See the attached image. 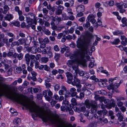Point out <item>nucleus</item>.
<instances>
[{"label":"nucleus","instance_id":"nucleus-1","mask_svg":"<svg viewBox=\"0 0 127 127\" xmlns=\"http://www.w3.org/2000/svg\"><path fill=\"white\" fill-rule=\"evenodd\" d=\"M34 104L32 101V117L33 114L34 113L35 114L34 116H39L44 122L49 121L57 127H69L67 124L62 121L59 116H54L52 114L45 111L41 108L36 105L34 106Z\"/></svg>","mask_w":127,"mask_h":127},{"label":"nucleus","instance_id":"nucleus-2","mask_svg":"<svg viewBox=\"0 0 127 127\" xmlns=\"http://www.w3.org/2000/svg\"><path fill=\"white\" fill-rule=\"evenodd\" d=\"M3 95L24 106L30 112H32V101L30 98L11 90H4L0 88V96Z\"/></svg>","mask_w":127,"mask_h":127},{"label":"nucleus","instance_id":"nucleus-3","mask_svg":"<svg viewBox=\"0 0 127 127\" xmlns=\"http://www.w3.org/2000/svg\"><path fill=\"white\" fill-rule=\"evenodd\" d=\"M91 42V41L89 38L84 40L80 37L78 39L76 46L78 48L81 49L80 50L78 51L77 54L78 57L79 58L80 60H82L83 58H85V56L88 60H90V57L87 55L88 53L87 46Z\"/></svg>","mask_w":127,"mask_h":127},{"label":"nucleus","instance_id":"nucleus-4","mask_svg":"<svg viewBox=\"0 0 127 127\" xmlns=\"http://www.w3.org/2000/svg\"><path fill=\"white\" fill-rule=\"evenodd\" d=\"M85 105L87 108H90L91 107V111L92 113L96 112L98 107L97 103L95 101L86 99L85 102Z\"/></svg>","mask_w":127,"mask_h":127},{"label":"nucleus","instance_id":"nucleus-5","mask_svg":"<svg viewBox=\"0 0 127 127\" xmlns=\"http://www.w3.org/2000/svg\"><path fill=\"white\" fill-rule=\"evenodd\" d=\"M78 53V51L75 54H72L70 56V58L71 59L75 58L74 60L76 62L79 64H80L82 65L84 67H86L87 66V64L85 60H84V58H83L82 60H80L79 58L78 57V56L77 54Z\"/></svg>","mask_w":127,"mask_h":127},{"label":"nucleus","instance_id":"nucleus-6","mask_svg":"<svg viewBox=\"0 0 127 127\" xmlns=\"http://www.w3.org/2000/svg\"><path fill=\"white\" fill-rule=\"evenodd\" d=\"M80 81L76 76L73 78V80L71 84L73 86H75L77 88L81 87V86L80 84Z\"/></svg>","mask_w":127,"mask_h":127},{"label":"nucleus","instance_id":"nucleus-7","mask_svg":"<svg viewBox=\"0 0 127 127\" xmlns=\"http://www.w3.org/2000/svg\"><path fill=\"white\" fill-rule=\"evenodd\" d=\"M4 79L3 77H0V88L4 90H8L9 87L8 85L5 83H3L1 82Z\"/></svg>","mask_w":127,"mask_h":127},{"label":"nucleus","instance_id":"nucleus-8","mask_svg":"<svg viewBox=\"0 0 127 127\" xmlns=\"http://www.w3.org/2000/svg\"><path fill=\"white\" fill-rule=\"evenodd\" d=\"M66 74L67 78V82L69 84H71L73 79V75L70 72H67Z\"/></svg>","mask_w":127,"mask_h":127},{"label":"nucleus","instance_id":"nucleus-9","mask_svg":"<svg viewBox=\"0 0 127 127\" xmlns=\"http://www.w3.org/2000/svg\"><path fill=\"white\" fill-rule=\"evenodd\" d=\"M50 18L52 19V21H53L54 22L56 21L57 24H58L59 22L62 20L61 18L58 16L54 17L52 16H51Z\"/></svg>","mask_w":127,"mask_h":127},{"label":"nucleus","instance_id":"nucleus-10","mask_svg":"<svg viewBox=\"0 0 127 127\" xmlns=\"http://www.w3.org/2000/svg\"><path fill=\"white\" fill-rule=\"evenodd\" d=\"M47 8L48 9L50 10L49 13L50 15H52L54 14V12L56 10V8L55 6L52 7L49 4L47 6Z\"/></svg>","mask_w":127,"mask_h":127},{"label":"nucleus","instance_id":"nucleus-11","mask_svg":"<svg viewBox=\"0 0 127 127\" xmlns=\"http://www.w3.org/2000/svg\"><path fill=\"white\" fill-rule=\"evenodd\" d=\"M74 1L72 0L69 1L68 2H66L64 3V6L67 8L72 6L74 4Z\"/></svg>","mask_w":127,"mask_h":127},{"label":"nucleus","instance_id":"nucleus-12","mask_svg":"<svg viewBox=\"0 0 127 127\" xmlns=\"http://www.w3.org/2000/svg\"><path fill=\"white\" fill-rule=\"evenodd\" d=\"M75 63H77V64H79L75 61V60H69L67 63V65L70 67H72L73 65H74Z\"/></svg>","mask_w":127,"mask_h":127},{"label":"nucleus","instance_id":"nucleus-13","mask_svg":"<svg viewBox=\"0 0 127 127\" xmlns=\"http://www.w3.org/2000/svg\"><path fill=\"white\" fill-rule=\"evenodd\" d=\"M26 60L27 62V64L29 65V62L32 59V56L30 55L29 54H27L25 56Z\"/></svg>","mask_w":127,"mask_h":127},{"label":"nucleus","instance_id":"nucleus-14","mask_svg":"<svg viewBox=\"0 0 127 127\" xmlns=\"http://www.w3.org/2000/svg\"><path fill=\"white\" fill-rule=\"evenodd\" d=\"M84 9V6L83 5H78L76 7V10L78 12H83Z\"/></svg>","mask_w":127,"mask_h":127},{"label":"nucleus","instance_id":"nucleus-15","mask_svg":"<svg viewBox=\"0 0 127 127\" xmlns=\"http://www.w3.org/2000/svg\"><path fill=\"white\" fill-rule=\"evenodd\" d=\"M116 115L118 117V120L120 121H123V115L120 112H119Z\"/></svg>","mask_w":127,"mask_h":127},{"label":"nucleus","instance_id":"nucleus-16","mask_svg":"<svg viewBox=\"0 0 127 127\" xmlns=\"http://www.w3.org/2000/svg\"><path fill=\"white\" fill-rule=\"evenodd\" d=\"M13 18L12 15L9 14H6V16L4 17V19L9 21H10V20L12 19Z\"/></svg>","mask_w":127,"mask_h":127},{"label":"nucleus","instance_id":"nucleus-17","mask_svg":"<svg viewBox=\"0 0 127 127\" xmlns=\"http://www.w3.org/2000/svg\"><path fill=\"white\" fill-rule=\"evenodd\" d=\"M43 29L42 31L46 35H48L51 34L50 32L48 29H46V27L45 26H43Z\"/></svg>","mask_w":127,"mask_h":127},{"label":"nucleus","instance_id":"nucleus-18","mask_svg":"<svg viewBox=\"0 0 127 127\" xmlns=\"http://www.w3.org/2000/svg\"><path fill=\"white\" fill-rule=\"evenodd\" d=\"M9 9V8L8 5H4L3 7V13L4 14H6Z\"/></svg>","mask_w":127,"mask_h":127},{"label":"nucleus","instance_id":"nucleus-19","mask_svg":"<svg viewBox=\"0 0 127 127\" xmlns=\"http://www.w3.org/2000/svg\"><path fill=\"white\" fill-rule=\"evenodd\" d=\"M39 43L41 44L40 46V48L42 49H43L45 48L46 46V43L41 40V39H39Z\"/></svg>","mask_w":127,"mask_h":127},{"label":"nucleus","instance_id":"nucleus-20","mask_svg":"<svg viewBox=\"0 0 127 127\" xmlns=\"http://www.w3.org/2000/svg\"><path fill=\"white\" fill-rule=\"evenodd\" d=\"M26 21L27 22V24H28V26L30 27L32 26V19L31 18L29 17H26Z\"/></svg>","mask_w":127,"mask_h":127},{"label":"nucleus","instance_id":"nucleus-21","mask_svg":"<svg viewBox=\"0 0 127 127\" xmlns=\"http://www.w3.org/2000/svg\"><path fill=\"white\" fill-rule=\"evenodd\" d=\"M40 57V54H37L35 56L34 55H32V60L35 61V60H37Z\"/></svg>","mask_w":127,"mask_h":127},{"label":"nucleus","instance_id":"nucleus-22","mask_svg":"<svg viewBox=\"0 0 127 127\" xmlns=\"http://www.w3.org/2000/svg\"><path fill=\"white\" fill-rule=\"evenodd\" d=\"M90 26V24L89 21H87L85 24L83 25V26L84 29L86 30Z\"/></svg>","mask_w":127,"mask_h":127},{"label":"nucleus","instance_id":"nucleus-23","mask_svg":"<svg viewBox=\"0 0 127 127\" xmlns=\"http://www.w3.org/2000/svg\"><path fill=\"white\" fill-rule=\"evenodd\" d=\"M51 79H47V80H45V86L46 88H49L51 86V84L50 83H49L48 81H51Z\"/></svg>","mask_w":127,"mask_h":127},{"label":"nucleus","instance_id":"nucleus-24","mask_svg":"<svg viewBox=\"0 0 127 127\" xmlns=\"http://www.w3.org/2000/svg\"><path fill=\"white\" fill-rule=\"evenodd\" d=\"M50 24L51 26V29L53 30H56L57 27L55 25V23L53 21H51L50 23Z\"/></svg>","mask_w":127,"mask_h":127},{"label":"nucleus","instance_id":"nucleus-25","mask_svg":"<svg viewBox=\"0 0 127 127\" xmlns=\"http://www.w3.org/2000/svg\"><path fill=\"white\" fill-rule=\"evenodd\" d=\"M10 111L13 115H16L18 114V112L14 109H12L11 108L10 109Z\"/></svg>","mask_w":127,"mask_h":127},{"label":"nucleus","instance_id":"nucleus-26","mask_svg":"<svg viewBox=\"0 0 127 127\" xmlns=\"http://www.w3.org/2000/svg\"><path fill=\"white\" fill-rule=\"evenodd\" d=\"M21 122V120L20 119L16 118L13 121V123L15 124H17L20 123Z\"/></svg>","mask_w":127,"mask_h":127},{"label":"nucleus","instance_id":"nucleus-27","mask_svg":"<svg viewBox=\"0 0 127 127\" xmlns=\"http://www.w3.org/2000/svg\"><path fill=\"white\" fill-rule=\"evenodd\" d=\"M127 20V19L126 18H122V21L123 23V24L122 25V26L123 27H124L125 26H127V24L126 23Z\"/></svg>","mask_w":127,"mask_h":127},{"label":"nucleus","instance_id":"nucleus-28","mask_svg":"<svg viewBox=\"0 0 127 127\" xmlns=\"http://www.w3.org/2000/svg\"><path fill=\"white\" fill-rule=\"evenodd\" d=\"M95 47L94 46H93L91 48V50H88V52L89 53V55L91 56L92 55V53L93 52H94L95 51Z\"/></svg>","mask_w":127,"mask_h":127},{"label":"nucleus","instance_id":"nucleus-29","mask_svg":"<svg viewBox=\"0 0 127 127\" xmlns=\"http://www.w3.org/2000/svg\"><path fill=\"white\" fill-rule=\"evenodd\" d=\"M19 44V43L18 41H15L11 43V45L12 47H13L15 45L18 46Z\"/></svg>","mask_w":127,"mask_h":127},{"label":"nucleus","instance_id":"nucleus-30","mask_svg":"<svg viewBox=\"0 0 127 127\" xmlns=\"http://www.w3.org/2000/svg\"><path fill=\"white\" fill-rule=\"evenodd\" d=\"M101 18H98V21L96 23V24L97 25V28L98 27V26H100L102 24V22L101 21Z\"/></svg>","mask_w":127,"mask_h":127},{"label":"nucleus","instance_id":"nucleus-31","mask_svg":"<svg viewBox=\"0 0 127 127\" xmlns=\"http://www.w3.org/2000/svg\"><path fill=\"white\" fill-rule=\"evenodd\" d=\"M123 2L118 3H117V7L119 8V9H122L123 8Z\"/></svg>","mask_w":127,"mask_h":127},{"label":"nucleus","instance_id":"nucleus-32","mask_svg":"<svg viewBox=\"0 0 127 127\" xmlns=\"http://www.w3.org/2000/svg\"><path fill=\"white\" fill-rule=\"evenodd\" d=\"M61 110L62 111L67 112L69 109V107H65L64 106H61Z\"/></svg>","mask_w":127,"mask_h":127},{"label":"nucleus","instance_id":"nucleus-33","mask_svg":"<svg viewBox=\"0 0 127 127\" xmlns=\"http://www.w3.org/2000/svg\"><path fill=\"white\" fill-rule=\"evenodd\" d=\"M37 74L34 71L32 72V80L34 81H35L36 80V78L35 77Z\"/></svg>","mask_w":127,"mask_h":127},{"label":"nucleus","instance_id":"nucleus-34","mask_svg":"<svg viewBox=\"0 0 127 127\" xmlns=\"http://www.w3.org/2000/svg\"><path fill=\"white\" fill-rule=\"evenodd\" d=\"M73 69L75 71L76 74H77L79 71V69H78V66L77 65H73L72 67Z\"/></svg>","mask_w":127,"mask_h":127},{"label":"nucleus","instance_id":"nucleus-35","mask_svg":"<svg viewBox=\"0 0 127 127\" xmlns=\"http://www.w3.org/2000/svg\"><path fill=\"white\" fill-rule=\"evenodd\" d=\"M49 17L47 15H45L43 16V20L44 22L48 21L49 20Z\"/></svg>","mask_w":127,"mask_h":127},{"label":"nucleus","instance_id":"nucleus-36","mask_svg":"<svg viewBox=\"0 0 127 127\" xmlns=\"http://www.w3.org/2000/svg\"><path fill=\"white\" fill-rule=\"evenodd\" d=\"M84 94L86 95H89L91 94V92L89 90L86 89H85L84 90Z\"/></svg>","mask_w":127,"mask_h":127},{"label":"nucleus","instance_id":"nucleus-37","mask_svg":"<svg viewBox=\"0 0 127 127\" xmlns=\"http://www.w3.org/2000/svg\"><path fill=\"white\" fill-rule=\"evenodd\" d=\"M29 26V25H28V24H25V23L24 22L23 23L21 24V26L22 28H24L25 27H26L27 28H29L30 27V26Z\"/></svg>","mask_w":127,"mask_h":127},{"label":"nucleus","instance_id":"nucleus-38","mask_svg":"<svg viewBox=\"0 0 127 127\" xmlns=\"http://www.w3.org/2000/svg\"><path fill=\"white\" fill-rule=\"evenodd\" d=\"M120 41L119 39L117 38L115 39L112 42H111V43L113 44H117L120 42Z\"/></svg>","mask_w":127,"mask_h":127},{"label":"nucleus","instance_id":"nucleus-39","mask_svg":"<svg viewBox=\"0 0 127 127\" xmlns=\"http://www.w3.org/2000/svg\"><path fill=\"white\" fill-rule=\"evenodd\" d=\"M107 88L109 90L111 89L113 90L114 88V86L113 84H111L107 86Z\"/></svg>","mask_w":127,"mask_h":127},{"label":"nucleus","instance_id":"nucleus-40","mask_svg":"<svg viewBox=\"0 0 127 127\" xmlns=\"http://www.w3.org/2000/svg\"><path fill=\"white\" fill-rule=\"evenodd\" d=\"M105 82H107V80L106 79L104 80V81H100L98 82V84L100 86H104V84H105Z\"/></svg>","mask_w":127,"mask_h":127},{"label":"nucleus","instance_id":"nucleus-41","mask_svg":"<svg viewBox=\"0 0 127 127\" xmlns=\"http://www.w3.org/2000/svg\"><path fill=\"white\" fill-rule=\"evenodd\" d=\"M18 41L20 42V44H23L24 43L26 44V41H25V39L24 38L19 39L18 40Z\"/></svg>","mask_w":127,"mask_h":127},{"label":"nucleus","instance_id":"nucleus-42","mask_svg":"<svg viewBox=\"0 0 127 127\" xmlns=\"http://www.w3.org/2000/svg\"><path fill=\"white\" fill-rule=\"evenodd\" d=\"M11 3L12 2L11 1L8 0L5 1L4 3V5H10L11 4Z\"/></svg>","mask_w":127,"mask_h":127},{"label":"nucleus","instance_id":"nucleus-43","mask_svg":"<svg viewBox=\"0 0 127 127\" xmlns=\"http://www.w3.org/2000/svg\"><path fill=\"white\" fill-rule=\"evenodd\" d=\"M117 104L118 106L119 107H121L123 105V103L122 102H121L119 100H117Z\"/></svg>","mask_w":127,"mask_h":127},{"label":"nucleus","instance_id":"nucleus-44","mask_svg":"<svg viewBox=\"0 0 127 127\" xmlns=\"http://www.w3.org/2000/svg\"><path fill=\"white\" fill-rule=\"evenodd\" d=\"M12 69L11 68H10L8 69L7 71V74L8 76H10L11 75Z\"/></svg>","mask_w":127,"mask_h":127},{"label":"nucleus","instance_id":"nucleus-45","mask_svg":"<svg viewBox=\"0 0 127 127\" xmlns=\"http://www.w3.org/2000/svg\"><path fill=\"white\" fill-rule=\"evenodd\" d=\"M91 79L94 80L95 82H97L98 81V80L96 78L95 76L93 75L90 77Z\"/></svg>","mask_w":127,"mask_h":127},{"label":"nucleus","instance_id":"nucleus-46","mask_svg":"<svg viewBox=\"0 0 127 127\" xmlns=\"http://www.w3.org/2000/svg\"><path fill=\"white\" fill-rule=\"evenodd\" d=\"M67 11L68 13L70 15H72L73 14V13L72 12V9L70 8H68L67 9Z\"/></svg>","mask_w":127,"mask_h":127},{"label":"nucleus","instance_id":"nucleus-47","mask_svg":"<svg viewBox=\"0 0 127 127\" xmlns=\"http://www.w3.org/2000/svg\"><path fill=\"white\" fill-rule=\"evenodd\" d=\"M62 19L64 20H66L68 19V17L66 16L65 13H64L62 14Z\"/></svg>","mask_w":127,"mask_h":127},{"label":"nucleus","instance_id":"nucleus-48","mask_svg":"<svg viewBox=\"0 0 127 127\" xmlns=\"http://www.w3.org/2000/svg\"><path fill=\"white\" fill-rule=\"evenodd\" d=\"M48 61V58L46 57H42L41 58V61L42 62L46 63Z\"/></svg>","mask_w":127,"mask_h":127},{"label":"nucleus","instance_id":"nucleus-49","mask_svg":"<svg viewBox=\"0 0 127 127\" xmlns=\"http://www.w3.org/2000/svg\"><path fill=\"white\" fill-rule=\"evenodd\" d=\"M94 36L91 33H88V37L86 39H88V38H90L91 41V42H92L91 39L92 38H94ZM91 43L90 44H91Z\"/></svg>","mask_w":127,"mask_h":127},{"label":"nucleus","instance_id":"nucleus-50","mask_svg":"<svg viewBox=\"0 0 127 127\" xmlns=\"http://www.w3.org/2000/svg\"><path fill=\"white\" fill-rule=\"evenodd\" d=\"M43 42H45L46 44L48 43L49 42V40L48 38L47 37L45 38L44 39H41Z\"/></svg>","mask_w":127,"mask_h":127},{"label":"nucleus","instance_id":"nucleus-51","mask_svg":"<svg viewBox=\"0 0 127 127\" xmlns=\"http://www.w3.org/2000/svg\"><path fill=\"white\" fill-rule=\"evenodd\" d=\"M62 13V11L58 9L55 12V14L57 15H59L61 14Z\"/></svg>","mask_w":127,"mask_h":127},{"label":"nucleus","instance_id":"nucleus-52","mask_svg":"<svg viewBox=\"0 0 127 127\" xmlns=\"http://www.w3.org/2000/svg\"><path fill=\"white\" fill-rule=\"evenodd\" d=\"M44 20H43L41 18L39 19V20L38 22H39V24L41 26H43L44 24Z\"/></svg>","mask_w":127,"mask_h":127},{"label":"nucleus","instance_id":"nucleus-53","mask_svg":"<svg viewBox=\"0 0 127 127\" xmlns=\"http://www.w3.org/2000/svg\"><path fill=\"white\" fill-rule=\"evenodd\" d=\"M43 12L44 15H47L48 13V11L46 8H43Z\"/></svg>","mask_w":127,"mask_h":127},{"label":"nucleus","instance_id":"nucleus-54","mask_svg":"<svg viewBox=\"0 0 127 127\" xmlns=\"http://www.w3.org/2000/svg\"><path fill=\"white\" fill-rule=\"evenodd\" d=\"M32 48H33V50L32 51V53H36L37 51L36 47L35 46H33L32 47Z\"/></svg>","mask_w":127,"mask_h":127},{"label":"nucleus","instance_id":"nucleus-55","mask_svg":"<svg viewBox=\"0 0 127 127\" xmlns=\"http://www.w3.org/2000/svg\"><path fill=\"white\" fill-rule=\"evenodd\" d=\"M70 95V93L68 91H67L65 92V97L66 98H67Z\"/></svg>","mask_w":127,"mask_h":127},{"label":"nucleus","instance_id":"nucleus-56","mask_svg":"<svg viewBox=\"0 0 127 127\" xmlns=\"http://www.w3.org/2000/svg\"><path fill=\"white\" fill-rule=\"evenodd\" d=\"M70 95L72 97L75 96L77 94V93L75 91H71L70 92Z\"/></svg>","mask_w":127,"mask_h":127},{"label":"nucleus","instance_id":"nucleus-57","mask_svg":"<svg viewBox=\"0 0 127 127\" xmlns=\"http://www.w3.org/2000/svg\"><path fill=\"white\" fill-rule=\"evenodd\" d=\"M47 54L48 56V57L49 58L52 57H53L52 53L51 51H49L48 52Z\"/></svg>","mask_w":127,"mask_h":127},{"label":"nucleus","instance_id":"nucleus-58","mask_svg":"<svg viewBox=\"0 0 127 127\" xmlns=\"http://www.w3.org/2000/svg\"><path fill=\"white\" fill-rule=\"evenodd\" d=\"M89 110H87L86 111H85L84 112V115L87 117L89 116Z\"/></svg>","mask_w":127,"mask_h":127},{"label":"nucleus","instance_id":"nucleus-59","mask_svg":"<svg viewBox=\"0 0 127 127\" xmlns=\"http://www.w3.org/2000/svg\"><path fill=\"white\" fill-rule=\"evenodd\" d=\"M77 73L79 74L81 76H84L85 74V72L84 71H80L79 70V71Z\"/></svg>","mask_w":127,"mask_h":127},{"label":"nucleus","instance_id":"nucleus-60","mask_svg":"<svg viewBox=\"0 0 127 127\" xmlns=\"http://www.w3.org/2000/svg\"><path fill=\"white\" fill-rule=\"evenodd\" d=\"M74 31V29L73 28L71 27L69 30H68L67 32H68V33H72Z\"/></svg>","mask_w":127,"mask_h":127},{"label":"nucleus","instance_id":"nucleus-61","mask_svg":"<svg viewBox=\"0 0 127 127\" xmlns=\"http://www.w3.org/2000/svg\"><path fill=\"white\" fill-rule=\"evenodd\" d=\"M88 73H85L84 76V79L85 80L87 79L89 77V75Z\"/></svg>","mask_w":127,"mask_h":127},{"label":"nucleus","instance_id":"nucleus-62","mask_svg":"<svg viewBox=\"0 0 127 127\" xmlns=\"http://www.w3.org/2000/svg\"><path fill=\"white\" fill-rule=\"evenodd\" d=\"M22 49L23 48L21 46H19L17 48V50L18 52L19 53H20Z\"/></svg>","mask_w":127,"mask_h":127},{"label":"nucleus","instance_id":"nucleus-63","mask_svg":"<svg viewBox=\"0 0 127 127\" xmlns=\"http://www.w3.org/2000/svg\"><path fill=\"white\" fill-rule=\"evenodd\" d=\"M23 57V55L21 53L18 54L17 58L19 60H21Z\"/></svg>","mask_w":127,"mask_h":127},{"label":"nucleus","instance_id":"nucleus-64","mask_svg":"<svg viewBox=\"0 0 127 127\" xmlns=\"http://www.w3.org/2000/svg\"><path fill=\"white\" fill-rule=\"evenodd\" d=\"M64 28V27L63 26H62L61 25H58L57 27V28L56 29L60 31L63 28Z\"/></svg>","mask_w":127,"mask_h":127}]
</instances>
